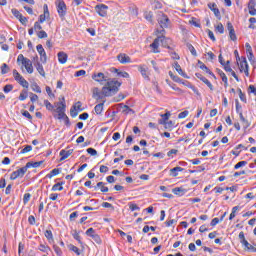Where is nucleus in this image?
Segmentation results:
<instances>
[{"instance_id":"nucleus-1","label":"nucleus","mask_w":256,"mask_h":256,"mask_svg":"<svg viewBox=\"0 0 256 256\" xmlns=\"http://www.w3.org/2000/svg\"><path fill=\"white\" fill-rule=\"evenodd\" d=\"M121 87V82L119 81H108L105 86H103L102 91L99 88H93L92 93L94 99H104V97H111L119 91Z\"/></svg>"},{"instance_id":"nucleus-2","label":"nucleus","mask_w":256,"mask_h":256,"mask_svg":"<svg viewBox=\"0 0 256 256\" xmlns=\"http://www.w3.org/2000/svg\"><path fill=\"white\" fill-rule=\"evenodd\" d=\"M156 33L157 35L161 36H158L150 45V47L153 49V53H159V43H162V47H167V49H171V46H169L171 44V39L163 35V33H165V30H157Z\"/></svg>"},{"instance_id":"nucleus-3","label":"nucleus","mask_w":256,"mask_h":256,"mask_svg":"<svg viewBox=\"0 0 256 256\" xmlns=\"http://www.w3.org/2000/svg\"><path fill=\"white\" fill-rule=\"evenodd\" d=\"M157 21L163 30L168 29V27L171 26V20H169V17L163 12H158Z\"/></svg>"},{"instance_id":"nucleus-4","label":"nucleus","mask_w":256,"mask_h":256,"mask_svg":"<svg viewBox=\"0 0 256 256\" xmlns=\"http://www.w3.org/2000/svg\"><path fill=\"white\" fill-rule=\"evenodd\" d=\"M66 107L65 98H62V101L56 104V113L58 114V119H66V121H69V118L65 114Z\"/></svg>"},{"instance_id":"nucleus-5","label":"nucleus","mask_w":256,"mask_h":256,"mask_svg":"<svg viewBox=\"0 0 256 256\" xmlns=\"http://www.w3.org/2000/svg\"><path fill=\"white\" fill-rule=\"evenodd\" d=\"M13 77L15 81H18L22 87L29 89V82H27V80H25V78H23V76H21L17 70H13Z\"/></svg>"},{"instance_id":"nucleus-6","label":"nucleus","mask_w":256,"mask_h":256,"mask_svg":"<svg viewBox=\"0 0 256 256\" xmlns=\"http://www.w3.org/2000/svg\"><path fill=\"white\" fill-rule=\"evenodd\" d=\"M92 79H94V81H97L98 83H101V85H103V83H106L107 85L109 81H117L109 79V77L105 76V74L101 72H99L98 74H94L92 76Z\"/></svg>"},{"instance_id":"nucleus-7","label":"nucleus","mask_w":256,"mask_h":256,"mask_svg":"<svg viewBox=\"0 0 256 256\" xmlns=\"http://www.w3.org/2000/svg\"><path fill=\"white\" fill-rule=\"evenodd\" d=\"M27 173V167L24 166L14 172L10 175L11 181H15V179H19V177H24L25 174Z\"/></svg>"},{"instance_id":"nucleus-8","label":"nucleus","mask_w":256,"mask_h":256,"mask_svg":"<svg viewBox=\"0 0 256 256\" xmlns=\"http://www.w3.org/2000/svg\"><path fill=\"white\" fill-rule=\"evenodd\" d=\"M57 5V12L60 17H65V14L67 13V5H65V2L62 0H58L56 2Z\"/></svg>"},{"instance_id":"nucleus-9","label":"nucleus","mask_w":256,"mask_h":256,"mask_svg":"<svg viewBox=\"0 0 256 256\" xmlns=\"http://www.w3.org/2000/svg\"><path fill=\"white\" fill-rule=\"evenodd\" d=\"M107 9H109V7L105 4L95 6V11L98 13V15H100V17H107Z\"/></svg>"},{"instance_id":"nucleus-10","label":"nucleus","mask_w":256,"mask_h":256,"mask_svg":"<svg viewBox=\"0 0 256 256\" xmlns=\"http://www.w3.org/2000/svg\"><path fill=\"white\" fill-rule=\"evenodd\" d=\"M36 49H37V51H38V53L40 55V61L42 63H47V53L45 52V49L43 48V45L38 44L36 46Z\"/></svg>"},{"instance_id":"nucleus-11","label":"nucleus","mask_w":256,"mask_h":256,"mask_svg":"<svg viewBox=\"0 0 256 256\" xmlns=\"http://www.w3.org/2000/svg\"><path fill=\"white\" fill-rule=\"evenodd\" d=\"M117 60L119 61V63H121L122 65H127V63H131V57H129L127 54L125 53H120L117 56Z\"/></svg>"},{"instance_id":"nucleus-12","label":"nucleus","mask_w":256,"mask_h":256,"mask_svg":"<svg viewBox=\"0 0 256 256\" xmlns=\"http://www.w3.org/2000/svg\"><path fill=\"white\" fill-rule=\"evenodd\" d=\"M161 119L158 120L159 125H165L171 118V112L167 111L165 114L160 115Z\"/></svg>"},{"instance_id":"nucleus-13","label":"nucleus","mask_w":256,"mask_h":256,"mask_svg":"<svg viewBox=\"0 0 256 256\" xmlns=\"http://www.w3.org/2000/svg\"><path fill=\"white\" fill-rule=\"evenodd\" d=\"M208 7L210 10L213 11L215 17H217V19H221V12L219 11V8H217V4L215 3H209Z\"/></svg>"},{"instance_id":"nucleus-14","label":"nucleus","mask_w":256,"mask_h":256,"mask_svg":"<svg viewBox=\"0 0 256 256\" xmlns=\"http://www.w3.org/2000/svg\"><path fill=\"white\" fill-rule=\"evenodd\" d=\"M173 67L177 71V73L181 75V77H184V79H189L187 73L183 72V69H181V65H179V62H174Z\"/></svg>"},{"instance_id":"nucleus-15","label":"nucleus","mask_w":256,"mask_h":256,"mask_svg":"<svg viewBox=\"0 0 256 256\" xmlns=\"http://www.w3.org/2000/svg\"><path fill=\"white\" fill-rule=\"evenodd\" d=\"M196 77L197 79H200V81H202L203 83H205V85H207V87H209V89L211 91H213V84H211L209 82V80L207 78H205V76L201 75L200 73H196Z\"/></svg>"},{"instance_id":"nucleus-16","label":"nucleus","mask_w":256,"mask_h":256,"mask_svg":"<svg viewBox=\"0 0 256 256\" xmlns=\"http://www.w3.org/2000/svg\"><path fill=\"white\" fill-rule=\"evenodd\" d=\"M240 121L242 123L243 129H249L251 123L243 116V112H239Z\"/></svg>"},{"instance_id":"nucleus-17","label":"nucleus","mask_w":256,"mask_h":256,"mask_svg":"<svg viewBox=\"0 0 256 256\" xmlns=\"http://www.w3.org/2000/svg\"><path fill=\"white\" fill-rule=\"evenodd\" d=\"M72 153H73V150H61L60 161H65V159H67Z\"/></svg>"},{"instance_id":"nucleus-18","label":"nucleus","mask_w":256,"mask_h":256,"mask_svg":"<svg viewBox=\"0 0 256 256\" xmlns=\"http://www.w3.org/2000/svg\"><path fill=\"white\" fill-rule=\"evenodd\" d=\"M248 10H249V13H250L252 16H255V15H256L255 0H249V3H248Z\"/></svg>"},{"instance_id":"nucleus-19","label":"nucleus","mask_w":256,"mask_h":256,"mask_svg":"<svg viewBox=\"0 0 256 256\" xmlns=\"http://www.w3.org/2000/svg\"><path fill=\"white\" fill-rule=\"evenodd\" d=\"M58 61H59V63H61L62 65H65V63H67V53H65V52H59V53H58Z\"/></svg>"},{"instance_id":"nucleus-20","label":"nucleus","mask_w":256,"mask_h":256,"mask_svg":"<svg viewBox=\"0 0 256 256\" xmlns=\"http://www.w3.org/2000/svg\"><path fill=\"white\" fill-rule=\"evenodd\" d=\"M27 73H33V63L31 62V60H27L25 61V63L23 64Z\"/></svg>"},{"instance_id":"nucleus-21","label":"nucleus","mask_w":256,"mask_h":256,"mask_svg":"<svg viewBox=\"0 0 256 256\" xmlns=\"http://www.w3.org/2000/svg\"><path fill=\"white\" fill-rule=\"evenodd\" d=\"M41 165H43V161L28 162L26 164V169H30V167H33L34 169H37V167H41Z\"/></svg>"},{"instance_id":"nucleus-22","label":"nucleus","mask_w":256,"mask_h":256,"mask_svg":"<svg viewBox=\"0 0 256 256\" xmlns=\"http://www.w3.org/2000/svg\"><path fill=\"white\" fill-rule=\"evenodd\" d=\"M139 71H140L142 77H144L145 79H147V81H149V73L147 72L148 71L147 67L140 66Z\"/></svg>"},{"instance_id":"nucleus-23","label":"nucleus","mask_w":256,"mask_h":256,"mask_svg":"<svg viewBox=\"0 0 256 256\" xmlns=\"http://www.w3.org/2000/svg\"><path fill=\"white\" fill-rule=\"evenodd\" d=\"M218 74L220 75V77L224 83V87H228L229 83L227 81V75H225V72H223V70H218Z\"/></svg>"},{"instance_id":"nucleus-24","label":"nucleus","mask_w":256,"mask_h":256,"mask_svg":"<svg viewBox=\"0 0 256 256\" xmlns=\"http://www.w3.org/2000/svg\"><path fill=\"white\" fill-rule=\"evenodd\" d=\"M61 173V170L59 168L53 169L49 174L46 175L48 179H53V177L59 175Z\"/></svg>"},{"instance_id":"nucleus-25","label":"nucleus","mask_w":256,"mask_h":256,"mask_svg":"<svg viewBox=\"0 0 256 256\" xmlns=\"http://www.w3.org/2000/svg\"><path fill=\"white\" fill-rule=\"evenodd\" d=\"M164 125V129H166L167 131H173V127H175V122L168 120V122H166Z\"/></svg>"},{"instance_id":"nucleus-26","label":"nucleus","mask_w":256,"mask_h":256,"mask_svg":"<svg viewBox=\"0 0 256 256\" xmlns=\"http://www.w3.org/2000/svg\"><path fill=\"white\" fill-rule=\"evenodd\" d=\"M245 69H249V64L247 63V59L243 58V60L240 61V71L243 72Z\"/></svg>"},{"instance_id":"nucleus-27","label":"nucleus","mask_w":256,"mask_h":256,"mask_svg":"<svg viewBox=\"0 0 256 256\" xmlns=\"http://www.w3.org/2000/svg\"><path fill=\"white\" fill-rule=\"evenodd\" d=\"M181 171H183L182 167H174L170 170L172 177H177Z\"/></svg>"},{"instance_id":"nucleus-28","label":"nucleus","mask_w":256,"mask_h":256,"mask_svg":"<svg viewBox=\"0 0 256 256\" xmlns=\"http://www.w3.org/2000/svg\"><path fill=\"white\" fill-rule=\"evenodd\" d=\"M144 18L146 19V21L153 23V12L151 11L144 12Z\"/></svg>"},{"instance_id":"nucleus-29","label":"nucleus","mask_w":256,"mask_h":256,"mask_svg":"<svg viewBox=\"0 0 256 256\" xmlns=\"http://www.w3.org/2000/svg\"><path fill=\"white\" fill-rule=\"evenodd\" d=\"M36 69L42 77H45V70L43 69V65H41V63H36Z\"/></svg>"},{"instance_id":"nucleus-30","label":"nucleus","mask_w":256,"mask_h":256,"mask_svg":"<svg viewBox=\"0 0 256 256\" xmlns=\"http://www.w3.org/2000/svg\"><path fill=\"white\" fill-rule=\"evenodd\" d=\"M199 63H200V69H202V71H206V73H208L209 75H212V77H215V74H213V72H211V70H209L207 66L203 64V62L199 61Z\"/></svg>"},{"instance_id":"nucleus-31","label":"nucleus","mask_w":256,"mask_h":256,"mask_svg":"<svg viewBox=\"0 0 256 256\" xmlns=\"http://www.w3.org/2000/svg\"><path fill=\"white\" fill-rule=\"evenodd\" d=\"M172 193H174V195H184L185 189L176 187L172 189Z\"/></svg>"},{"instance_id":"nucleus-32","label":"nucleus","mask_w":256,"mask_h":256,"mask_svg":"<svg viewBox=\"0 0 256 256\" xmlns=\"http://www.w3.org/2000/svg\"><path fill=\"white\" fill-rule=\"evenodd\" d=\"M103 105H104V103H100L95 106L94 111H95L96 115H101V113H103Z\"/></svg>"},{"instance_id":"nucleus-33","label":"nucleus","mask_w":256,"mask_h":256,"mask_svg":"<svg viewBox=\"0 0 256 256\" xmlns=\"http://www.w3.org/2000/svg\"><path fill=\"white\" fill-rule=\"evenodd\" d=\"M27 97H29V92H27V90H22L19 95V101H25Z\"/></svg>"},{"instance_id":"nucleus-34","label":"nucleus","mask_w":256,"mask_h":256,"mask_svg":"<svg viewBox=\"0 0 256 256\" xmlns=\"http://www.w3.org/2000/svg\"><path fill=\"white\" fill-rule=\"evenodd\" d=\"M39 251H41L42 253H49V251H51V248H49V246H46L44 244H40L38 247Z\"/></svg>"},{"instance_id":"nucleus-35","label":"nucleus","mask_w":256,"mask_h":256,"mask_svg":"<svg viewBox=\"0 0 256 256\" xmlns=\"http://www.w3.org/2000/svg\"><path fill=\"white\" fill-rule=\"evenodd\" d=\"M44 235L49 242L53 241V232L51 230H46Z\"/></svg>"},{"instance_id":"nucleus-36","label":"nucleus","mask_w":256,"mask_h":256,"mask_svg":"<svg viewBox=\"0 0 256 256\" xmlns=\"http://www.w3.org/2000/svg\"><path fill=\"white\" fill-rule=\"evenodd\" d=\"M168 75L172 80L175 81V83H181V78H179V76H175V74H173L171 71H169Z\"/></svg>"},{"instance_id":"nucleus-37","label":"nucleus","mask_w":256,"mask_h":256,"mask_svg":"<svg viewBox=\"0 0 256 256\" xmlns=\"http://www.w3.org/2000/svg\"><path fill=\"white\" fill-rule=\"evenodd\" d=\"M44 105L46 109H48V111H53V109H55V107L53 106V104H51V102H49V100H44Z\"/></svg>"},{"instance_id":"nucleus-38","label":"nucleus","mask_w":256,"mask_h":256,"mask_svg":"<svg viewBox=\"0 0 256 256\" xmlns=\"http://www.w3.org/2000/svg\"><path fill=\"white\" fill-rule=\"evenodd\" d=\"M122 113H125V115H129V113H133V109H131L127 105H124L123 108H122Z\"/></svg>"},{"instance_id":"nucleus-39","label":"nucleus","mask_w":256,"mask_h":256,"mask_svg":"<svg viewBox=\"0 0 256 256\" xmlns=\"http://www.w3.org/2000/svg\"><path fill=\"white\" fill-rule=\"evenodd\" d=\"M187 48L194 57H197V50H195V47H193V45L187 44Z\"/></svg>"},{"instance_id":"nucleus-40","label":"nucleus","mask_w":256,"mask_h":256,"mask_svg":"<svg viewBox=\"0 0 256 256\" xmlns=\"http://www.w3.org/2000/svg\"><path fill=\"white\" fill-rule=\"evenodd\" d=\"M31 89H32V91H34L35 93H41V87H39V86L37 85V83L31 84Z\"/></svg>"},{"instance_id":"nucleus-41","label":"nucleus","mask_w":256,"mask_h":256,"mask_svg":"<svg viewBox=\"0 0 256 256\" xmlns=\"http://www.w3.org/2000/svg\"><path fill=\"white\" fill-rule=\"evenodd\" d=\"M53 249L57 256H63V251L61 250V248L59 246L53 245Z\"/></svg>"},{"instance_id":"nucleus-42","label":"nucleus","mask_w":256,"mask_h":256,"mask_svg":"<svg viewBox=\"0 0 256 256\" xmlns=\"http://www.w3.org/2000/svg\"><path fill=\"white\" fill-rule=\"evenodd\" d=\"M23 117H26V119H29V121H31L33 119V116H31V114L29 113V111L27 110H22L21 111Z\"/></svg>"},{"instance_id":"nucleus-43","label":"nucleus","mask_w":256,"mask_h":256,"mask_svg":"<svg viewBox=\"0 0 256 256\" xmlns=\"http://www.w3.org/2000/svg\"><path fill=\"white\" fill-rule=\"evenodd\" d=\"M69 249L70 251H73L74 253H76V255H81V251L77 248V246L70 245Z\"/></svg>"},{"instance_id":"nucleus-44","label":"nucleus","mask_w":256,"mask_h":256,"mask_svg":"<svg viewBox=\"0 0 256 256\" xmlns=\"http://www.w3.org/2000/svg\"><path fill=\"white\" fill-rule=\"evenodd\" d=\"M39 39H47V32L41 30L37 33Z\"/></svg>"},{"instance_id":"nucleus-45","label":"nucleus","mask_w":256,"mask_h":256,"mask_svg":"<svg viewBox=\"0 0 256 256\" xmlns=\"http://www.w3.org/2000/svg\"><path fill=\"white\" fill-rule=\"evenodd\" d=\"M9 71V66L6 64V63H4L3 65H2V67H1V73H2V75H6V73Z\"/></svg>"},{"instance_id":"nucleus-46","label":"nucleus","mask_w":256,"mask_h":256,"mask_svg":"<svg viewBox=\"0 0 256 256\" xmlns=\"http://www.w3.org/2000/svg\"><path fill=\"white\" fill-rule=\"evenodd\" d=\"M52 191H63V186H61V183H56V184L52 187Z\"/></svg>"},{"instance_id":"nucleus-47","label":"nucleus","mask_w":256,"mask_h":256,"mask_svg":"<svg viewBox=\"0 0 256 256\" xmlns=\"http://www.w3.org/2000/svg\"><path fill=\"white\" fill-rule=\"evenodd\" d=\"M245 165H247V161H240L234 166V169H241V167H245Z\"/></svg>"},{"instance_id":"nucleus-48","label":"nucleus","mask_w":256,"mask_h":256,"mask_svg":"<svg viewBox=\"0 0 256 256\" xmlns=\"http://www.w3.org/2000/svg\"><path fill=\"white\" fill-rule=\"evenodd\" d=\"M97 233H95V229H93V228H89L87 231H86V235L88 236V237H91V238H93V236L94 235H96Z\"/></svg>"},{"instance_id":"nucleus-49","label":"nucleus","mask_w":256,"mask_h":256,"mask_svg":"<svg viewBox=\"0 0 256 256\" xmlns=\"http://www.w3.org/2000/svg\"><path fill=\"white\" fill-rule=\"evenodd\" d=\"M11 11H12V14L14 15V17H16V19H19L22 16L21 12H19V10L15 9V8H13Z\"/></svg>"},{"instance_id":"nucleus-50","label":"nucleus","mask_w":256,"mask_h":256,"mask_svg":"<svg viewBox=\"0 0 256 256\" xmlns=\"http://www.w3.org/2000/svg\"><path fill=\"white\" fill-rule=\"evenodd\" d=\"M28 58H25V56H23V54H20L17 58V62L18 63H22V65L25 63V61H27Z\"/></svg>"},{"instance_id":"nucleus-51","label":"nucleus","mask_w":256,"mask_h":256,"mask_svg":"<svg viewBox=\"0 0 256 256\" xmlns=\"http://www.w3.org/2000/svg\"><path fill=\"white\" fill-rule=\"evenodd\" d=\"M216 31H218V33H225V28L223 27V24L219 23L217 26H216Z\"/></svg>"},{"instance_id":"nucleus-52","label":"nucleus","mask_w":256,"mask_h":256,"mask_svg":"<svg viewBox=\"0 0 256 256\" xmlns=\"http://www.w3.org/2000/svg\"><path fill=\"white\" fill-rule=\"evenodd\" d=\"M190 24H191V25H194V27H201V23H199V21H197L196 18H192V19L190 20Z\"/></svg>"},{"instance_id":"nucleus-53","label":"nucleus","mask_w":256,"mask_h":256,"mask_svg":"<svg viewBox=\"0 0 256 256\" xmlns=\"http://www.w3.org/2000/svg\"><path fill=\"white\" fill-rule=\"evenodd\" d=\"M129 209L131 211H140L141 208H139V206H137V204L130 203L129 204Z\"/></svg>"},{"instance_id":"nucleus-54","label":"nucleus","mask_w":256,"mask_h":256,"mask_svg":"<svg viewBox=\"0 0 256 256\" xmlns=\"http://www.w3.org/2000/svg\"><path fill=\"white\" fill-rule=\"evenodd\" d=\"M32 149H33V147L31 145H27L25 148H23L21 150L20 153H22V154L29 153Z\"/></svg>"},{"instance_id":"nucleus-55","label":"nucleus","mask_w":256,"mask_h":256,"mask_svg":"<svg viewBox=\"0 0 256 256\" xmlns=\"http://www.w3.org/2000/svg\"><path fill=\"white\" fill-rule=\"evenodd\" d=\"M30 100L32 103H35V101H39V96L37 94L30 93Z\"/></svg>"},{"instance_id":"nucleus-56","label":"nucleus","mask_w":256,"mask_h":256,"mask_svg":"<svg viewBox=\"0 0 256 256\" xmlns=\"http://www.w3.org/2000/svg\"><path fill=\"white\" fill-rule=\"evenodd\" d=\"M239 97L240 101H243V103H247V98L245 97V94H243V91H241V89H239Z\"/></svg>"},{"instance_id":"nucleus-57","label":"nucleus","mask_w":256,"mask_h":256,"mask_svg":"<svg viewBox=\"0 0 256 256\" xmlns=\"http://www.w3.org/2000/svg\"><path fill=\"white\" fill-rule=\"evenodd\" d=\"M93 241H95V243H97L98 245H101V237L96 234L92 237Z\"/></svg>"},{"instance_id":"nucleus-58","label":"nucleus","mask_w":256,"mask_h":256,"mask_svg":"<svg viewBox=\"0 0 256 256\" xmlns=\"http://www.w3.org/2000/svg\"><path fill=\"white\" fill-rule=\"evenodd\" d=\"M70 115H71V117H73V118L77 117V115H79V110H76L75 108H72V109L70 110Z\"/></svg>"},{"instance_id":"nucleus-59","label":"nucleus","mask_w":256,"mask_h":256,"mask_svg":"<svg viewBox=\"0 0 256 256\" xmlns=\"http://www.w3.org/2000/svg\"><path fill=\"white\" fill-rule=\"evenodd\" d=\"M187 115H189V111H183L178 115V119H185V117H187Z\"/></svg>"},{"instance_id":"nucleus-60","label":"nucleus","mask_w":256,"mask_h":256,"mask_svg":"<svg viewBox=\"0 0 256 256\" xmlns=\"http://www.w3.org/2000/svg\"><path fill=\"white\" fill-rule=\"evenodd\" d=\"M87 153H89V155H92L93 157H95V155H97V150H95L94 148H88Z\"/></svg>"},{"instance_id":"nucleus-61","label":"nucleus","mask_w":256,"mask_h":256,"mask_svg":"<svg viewBox=\"0 0 256 256\" xmlns=\"http://www.w3.org/2000/svg\"><path fill=\"white\" fill-rule=\"evenodd\" d=\"M3 91H4V93H10V91H13V86L12 85L4 86Z\"/></svg>"},{"instance_id":"nucleus-62","label":"nucleus","mask_w":256,"mask_h":256,"mask_svg":"<svg viewBox=\"0 0 256 256\" xmlns=\"http://www.w3.org/2000/svg\"><path fill=\"white\" fill-rule=\"evenodd\" d=\"M229 61L226 62L225 65H223L225 71H227L228 73H231V71H233V69L231 68V66H229Z\"/></svg>"},{"instance_id":"nucleus-63","label":"nucleus","mask_w":256,"mask_h":256,"mask_svg":"<svg viewBox=\"0 0 256 256\" xmlns=\"http://www.w3.org/2000/svg\"><path fill=\"white\" fill-rule=\"evenodd\" d=\"M74 109H76L77 111H83V109L81 108V102L78 101L74 104L73 106Z\"/></svg>"},{"instance_id":"nucleus-64","label":"nucleus","mask_w":256,"mask_h":256,"mask_svg":"<svg viewBox=\"0 0 256 256\" xmlns=\"http://www.w3.org/2000/svg\"><path fill=\"white\" fill-rule=\"evenodd\" d=\"M46 93L49 95V97L55 98V94L51 91V87L46 86Z\"/></svg>"}]
</instances>
